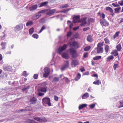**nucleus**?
<instances>
[{"instance_id": "09e8293b", "label": "nucleus", "mask_w": 123, "mask_h": 123, "mask_svg": "<svg viewBox=\"0 0 123 123\" xmlns=\"http://www.w3.org/2000/svg\"><path fill=\"white\" fill-rule=\"evenodd\" d=\"M118 67V65L117 64H115L113 66V68L114 70L117 68Z\"/></svg>"}, {"instance_id": "3c124183", "label": "nucleus", "mask_w": 123, "mask_h": 123, "mask_svg": "<svg viewBox=\"0 0 123 123\" xmlns=\"http://www.w3.org/2000/svg\"><path fill=\"white\" fill-rule=\"evenodd\" d=\"M118 3L121 6H123V0H121L118 1Z\"/></svg>"}, {"instance_id": "4c0bfd02", "label": "nucleus", "mask_w": 123, "mask_h": 123, "mask_svg": "<svg viewBox=\"0 0 123 123\" xmlns=\"http://www.w3.org/2000/svg\"><path fill=\"white\" fill-rule=\"evenodd\" d=\"M121 9V7H118L115 8L114 9L115 11V13H118L119 12V11Z\"/></svg>"}, {"instance_id": "4be33fe9", "label": "nucleus", "mask_w": 123, "mask_h": 123, "mask_svg": "<svg viewBox=\"0 0 123 123\" xmlns=\"http://www.w3.org/2000/svg\"><path fill=\"white\" fill-rule=\"evenodd\" d=\"M48 3V2L47 1L43 2L41 3L39 6V7H41L43 6H45Z\"/></svg>"}, {"instance_id": "a18cd8bd", "label": "nucleus", "mask_w": 123, "mask_h": 123, "mask_svg": "<svg viewBox=\"0 0 123 123\" xmlns=\"http://www.w3.org/2000/svg\"><path fill=\"white\" fill-rule=\"evenodd\" d=\"M28 123H37L34 120L29 119L28 121Z\"/></svg>"}, {"instance_id": "ea45409f", "label": "nucleus", "mask_w": 123, "mask_h": 123, "mask_svg": "<svg viewBox=\"0 0 123 123\" xmlns=\"http://www.w3.org/2000/svg\"><path fill=\"white\" fill-rule=\"evenodd\" d=\"M47 10H42L40 11H39L38 12V13H39V14L40 15V16H41V13H43L45 12H46L47 11Z\"/></svg>"}, {"instance_id": "774afa93", "label": "nucleus", "mask_w": 123, "mask_h": 123, "mask_svg": "<svg viewBox=\"0 0 123 123\" xmlns=\"http://www.w3.org/2000/svg\"><path fill=\"white\" fill-rule=\"evenodd\" d=\"M44 95V93L41 92H39L38 93V95L39 96H41Z\"/></svg>"}, {"instance_id": "7c9ffc66", "label": "nucleus", "mask_w": 123, "mask_h": 123, "mask_svg": "<svg viewBox=\"0 0 123 123\" xmlns=\"http://www.w3.org/2000/svg\"><path fill=\"white\" fill-rule=\"evenodd\" d=\"M67 23L68 25L70 28L71 29L73 26V24L72 23L71 21L69 20H68L67 21Z\"/></svg>"}, {"instance_id": "a878e982", "label": "nucleus", "mask_w": 123, "mask_h": 123, "mask_svg": "<svg viewBox=\"0 0 123 123\" xmlns=\"http://www.w3.org/2000/svg\"><path fill=\"white\" fill-rule=\"evenodd\" d=\"M87 105L86 104H83L80 105L79 107V110L82 109L83 108L86 107Z\"/></svg>"}, {"instance_id": "cd10ccee", "label": "nucleus", "mask_w": 123, "mask_h": 123, "mask_svg": "<svg viewBox=\"0 0 123 123\" xmlns=\"http://www.w3.org/2000/svg\"><path fill=\"white\" fill-rule=\"evenodd\" d=\"M111 54L114 55V56H117L118 54L117 51L116 50L113 51L111 53Z\"/></svg>"}, {"instance_id": "37998d69", "label": "nucleus", "mask_w": 123, "mask_h": 123, "mask_svg": "<svg viewBox=\"0 0 123 123\" xmlns=\"http://www.w3.org/2000/svg\"><path fill=\"white\" fill-rule=\"evenodd\" d=\"M46 27L45 25H43L42 26L40 30V31L39 32V33H40L44 30L46 29Z\"/></svg>"}, {"instance_id": "f257e3e1", "label": "nucleus", "mask_w": 123, "mask_h": 123, "mask_svg": "<svg viewBox=\"0 0 123 123\" xmlns=\"http://www.w3.org/2000/svg\"><path fill=\"white\" fill-rule=\"evenodd\" d=\"M68 51L70 53V55H71V57L73 58H75L78 56L77 53L76 51L70 48L68 49Z\"/></svg>"}, {"instance_id": "423d86ee", "label": "nucleus", "mask_w": 123, "mask_h": 123, "mask_svg": "<svg viewBox=\"0 0 123 123\" xmlns=\"http://www.w3.org/2000/svg\"><path fill=\"white\" fill-rule=\"evenodd\" d=\"M23 24L22 23L19 24L17 25L14 27V30L15 31H18L22 29L23 28Z\"/></svg>"}, {"instance_id": "0eeeda50", "label": "nucleus", "mask_w": 123, "mask_h": 123, "mask_svg": "<svg viewBox=\"0 0 123 123\" xmlns=\"http://www.w3.org/2000/svg\"><path fill=\"white\" fill-rule=\"evenodd\" d=\"M97 53H102L103 52V48L101 46L100 43H98L97 48Z\"/></svg>"}, {"instance_id": "9b49d317", "label": "nucleus", "mask_w": 123, "mask_h": 123, "mask_svg": "<svg viewBox=\"0 0 123 123\" xmlns=\"http://www.w3.org/2000/svg\"><path fill=\"white\" fill-rule=\"evenodd\" d=\"M68 44L77 48H78L80 47L79 45L77 42L74 41L72 43H69Z\"/></svg>"}, {"instance_id": "20e7f679", "label": "nucleus", "mask_w": 123, "mask_h": 123, "mask_svg": "<svg viewBox=\"0 0 123 123\" xmlns=\"http://www.w3.org/2000/svg\"><path fill=\"white\" fill-rule=\"evenodd\" d=\"M3 69L6 71L11 72L12 70V67L9 65H4L3 66ZM11 72L10 74L11 73Z\"/></svg>"}, {"instance_id": "338daca9", "label": "nucleus", "mask_w": 123, "mask_h": 123, "mask_svg": "<svg viewBox=\"0 0 123 123\" xmlns=\"http://www.w3.org/2000/svg\"><path fill=\"white\" fill-rule=\"evenodd\" d=\"M79 28V26H78L77 27H76L74 28H73V30L74 31H75L76 30H77Z\"/></svg>"}, {"instance_id": "f3484780", "label": "nucleus", "mask_w": 123, "mask_h": 123, "mask_svg": "<svg viewBox=\"0 0 123 123\" xmlns=\"http://www.w3.org/2000/svg\"><path fill=\"white\" fill-rule=\"evenodd\" d=\"M118 108L123 107V99L122 100H120L118 102V104L116 105Z\"/></svg>"}, {"instance_id": "dca6fc26", "label": "nucleus", "mask_w": 123, "mask_h": 123, "mask_svg": "<svg viewBox=\"0 0 123 123\" xmlns=\"http://www.w3.org/2000/svg\"><path fill=\"white\" fill-rule=\"evenodd\" d=\"M12 90V88H9V87H6L3 90V92H11Z\"/></svg>"}, {"instance_id": "052dcab7", "label": "nucleus", "mask_w": 123, "mask_h": 123, "mask_svg": "<svg viewBox=\"0 0 123 123\" xmlns=\"http://www.w3.org/2000/svg\"><path fill=\"white\" fill-rule=\"evenodd\" d=\"M59 99V98L57 96L55 95L54 96V100L56 101H57Z\"/></svg>"}, {"instance_id": "bb28decb", "label": "nucleus", "mask_w": 123, "mask_h": 123, "mask_svg": "<svg viewBox=\"0 0 123 123\" xmlns=\"http://www.w3.org/2000/svg\"><path fill=\"white\" fill-rule=\"evenodd\" d=\"M106 10L107 11H109L110 12L112 13H113V10L111 7L109 6L107 7L106 8Z\"/></svg>"}, {"instance_id": "1a4fd4ad", "label": "nucleus", "mask_w": 123, "mask_h": 123, "mask_svg": "<svg viewBox=\"0 0 123 123\" xmlns=\"http://www.w3.org/2000/svg\"><path fill=\"white\" fill-rule=\"evenodd\" d=\"M100 23L102 25L105 26H108L109 24V23L104 19H101L100 20Z\"/></svg>"}, {"instance_id": "603ef678", "label": "nucleus", "mask_w": 123, "mask_h": 123, "mask_svg": "<svg viewBox=\"0 0 123 123\" xmlns=\"http://www.w3.org/2000/svg\"><path fill=\"white\" fill-rule=\"evenodd\" d=\"M23 75L25 77H26L27 76L28 74L26 73V71H24L23 73Z\"/></svg>"}, {"instance_id": "7ed1b4c3", "label": "nucleus", "mask_w": 123, "mask_h": 123, "mask_svg": "<svg viewBox=\"0 0 123 123\" xmlns=\"http://www.w3.org/2000/svg\"><path fill=\"white\" fill-rule=\"evenodd\" d=\"M50 69L48 67H46L44 69V73H43V76L45 78H47L49 75L50 72Z\"/></svg>"}, {"instance_id": "9d476101", "label": "nucleus", "mask_w": 123, "mask_h": 123, "mask_svg": "<svg viewBox=\"0 0 123 123\" xmlns=\"http://www.w3.org/2000/svg\"><path fill=\"white\" fill-rule=\"evenodd\" d=\"M80 16L79 15L76 16L73 18V22L76 23L77 22H80Z\"/></svg>"}, {"instance_id": "79ce46f5", "label": "nucleus", "mask_w": 123, "mask_h": 123, "mask_svg": "<svg viewBox=\"0 0 123 123\" xmlns=\"http://www.w3.org/2000/svg\"><path fill=\"white\" fill-rule=\"evenodd\" d=\"M91 48L90 46H88L86 47L84 49L85 51H88Z\"/></svg>"}, {"instance_id": "412c9836", "label": "nucleus", "mask_w": 123, "mask_h": 123, "mask_svg": "<svg viewBox=\"0 0 123 123\" xmlns=\"http://www.w3.org/2000/svg\"><path fill=\"white\" fill-rule=\"evenodd\" d=\"M87 40L89 42H91L93 41V39L90 35L88 36L87 38Z\"/></svg>"}, {"instance_id": "72a5a7b5", "label": "nucleus", "mask_w": 123, "mask_h": 123, "mask_svg": "<svg viewBox=\"0 0 123 123\" xmlns=\"http://www.w3.org/2000/svg\"><path fill=\"white\" fill-rule=\"evenodd\" d=\"M34 119L35 120H37V121L41 122H42L43 121V120L41 118L38 117H34Z\"/></svg>"}, {"instance_id": "58836bf2", "label": "nucleus", "mask_w": 123, "mask_h": 123, "mask_svg": "<svg viewBox=\"0 0 123 123\" xmlns=\"http://www.w3.org/2000/svg\"><path fill=\"white\" fill-rule=\"evenodd\" d=\"M47 10H42L40 11H39L38 12V13H39V14L40 15V16H41V13H43L45 12H46L47 11Z\"/></svg>"}, {"instance_id": "13d9d810", "label": "nucleus", "mask_w": 123, "mask_h": 123, "mask_svg": "<svg viewBox=\"0 0 123 123\" xmlns=\"http://www.w3.org/2000/svg\"><path fill=\"white\" fill-rule=\"evenodd\" d=\"M86 18H81V20H80V22H85L86 21Z\"/></svg>"}, {"instance_id": "c85d7f7f", "label": "nucleus", "mask_w": 123, "mask_h": 123, "mask_svg": "<svg viewBox=\"0 0 123 123\" xmlns=\"http://www.w3.org/2000/svg\"><path fill=\"white\" fill-rule=\"evenodd\" d=\"M116 48L117 50L119 51H120L121 49H122V47L121 44H119L116 46Z\"/></svg>"}, {"instance_id": "69168bd1", "label": "nucleus", "mask_w": 123, "mask_h": 123, "mask_svg": "<svg viewBox=\"0 0 123 123\" xmlns=\"http://www.w3.org/2000/svg\"><path fill=\"white\" fill-rule=\"evenodd\" d=\"M82 22V23L80 25L81 26L84 25L86 23V21Z\"/></svg>"}, {"instance_id": "a19ab883", "label": "nucleus", "mask_w": 123, "mask_h": 123, "mask_svg": "<svg viewBox=\"0 0 123 123\" xmlns=\"http://www.w3.org/2000/svg\"><path fill=\"white\" fill-rule=\"evenodd\" d=\"M109 46L108 45H106L105 47V51L106 52V53L108 52L109 50Z\"/></svg>"}, {"instance_id": "c03bdc74", "label": "nucleus", "mask_w": 123, "mask_h": 123, "mask_svg": "<svg viewBox=\"0 0 123 123\" xmlns=\"http://www.w3.org/2000/svg\"><path fill=\"white\" fill-rule=\"evenodd\" d=\"M104 40L105 43L106 44L109 43L110 41L107 38H105L104 39Z\"/></svg>"}, {"instance_id": "2f4dec72", "label": "nucleus", "mask_w": 123, "mask_h": 123, "mask_svg": "<svg viewBox=\"0 0 123 123\" xmlns=\"http://www.w3.org/2000/svg\"><path fill=\"white\" fill-rule=\"evenodd\" d=\"M101 57L100 56L97 55L93 58V59L94 60H98L100 59Z\"/></svg>"}, {"instance_id": "f704fd0d", "label": "nucleus", "mask_w": 123, "mask_h": 123, "mask_svg": "<svg viewBox=\"0 0 123 123\" xmlns=\"http://www.w3.org/2000/svg\"><path fill=\"white\" fill-rule=\"evenodd\" d=\"M29 33L30 35H31L34 31V29L33 27H32L29 29Z\"/></svg>"}, {"instance_id": "864d4df0", "label": "nucleus", "mask_w": 123, "mask_h": 123, "mask_svg": "<svg viewBox=\"0 0 123 123\" xmlns=\"http://www.w3.org/2000/svg\"><path fill=\"white\" fill-rule=\"evenodd\" d=\"M38 77V74H35L34 75L33 78L36 79H37Z\"/></svg>"}, {"instance_id": "5701e85b", "label": "nucleus", "mask_w": 123, "mask_h": 123, "mask_svg": "<svg viewBox=\"0 0 123 123\" xmlns=\"http://www.w3.org/2000/svg\"><path fill=\"white\" fill-rule=\"evenodd\" d=\"M59 80V78L58 77H55L53 79V80L52 81V82L54 83H56L58 82Z\"/></svg>"}, {"instance_id": "5fc2aeb1", "label": "nucleus", "mask_w": 123, "mask_h": 123, "mask_svg": "<svg viewBox=\"0 0 123 123\" xmlns=\"http://www.w3.org/2000/svg\"><path fill=\"white\" fill-rule=\"evenodd\" d=\"M27 80V79L26 78H22V79H21L20 81V83L21 84H22V80H24V81H26Z\"/></svg>"}, {"instance_id": "393cba45", "label": "nucleus", "mask_w": 123, "mask_h": 123, "mask_svg": "<svg viewBox=\"0 0 123 123\" xmlns=\"http://www.w3.org/2000/svg\"><path fill=\"white\" fill-rule=\"evenodd\" d=\"M93 84L97 85H99L101 84V82L99 80H97L94 81L93 82Z\"/></svg>"}, {"instance_id": "473e14b6", "label": "nucleus", "mask_w": 123, "mask_h": 123, "mask_svg": "<svg viewBox=\"0 0 123 123\" xmlns=\"http://www.w3.org/2000/svg\"><path fill=\"white\" fill-rule=\"evenodd\" d=\"M6 44V43L5 42L2 43H1V45L2 46V49H5V47Z\"/></svg>"}, {"instance_id": "bf43d9fd", "label": "nucleus", "mask_w": 123, "mask_h": 123, "mask_svg": "<svg viewBox=\"0 0 123 123\" xmlns=\"http://www.w3.org/2000/svg\"><path fill=\"white\" fill-rule=\"evenodd\" d=\"M112 5L115 7H117L118 6H119V5L117 4H116L115 3H112Z\"/></svg>"}, {"instance_id": "2eb2a0df", "label": "nucleus", "mask_w": 123, "mask_h": 123, "mask_svg": "<svg viewBox=\"0 0 123 123\" xmlns=\"http://www.w3.org/2000/svg\"><path fill=\"white\" fill-rule=\"evenodd\" d=\"M69 62L68 61H67L66 63L61 68L62 71L64 70L65 68H67L69 65Z\"/></svg>"}, {"instance_id": "49530a36", "label": "nucleus", "mask_w": 123, "mask_h": 123, "mask_svg": "<svg viewBox=\"0 0 123 123\" xmlns=\"http://www.w3.org/2000/svg\"><path fill=\"white\" fill-rule=\"evenodd\" d=\"M32 37L34 38L37 39L38 37V35L37 34H35L32 35Z\"/></svg>"}, {"instance_id": "e2e57ef3", "label": "nucleus", "mask_w": 123, "mask_h": 123, "mask_svg": "<svg viewBox=\"0 0 123 123\" xmlns=\"http://www.w3.org/2000/svg\"><path fill=\"white\" fill-rule=\"evenodd\" d=\"M100 16L101 17H102L103 19H104L105 18V15L104 13H102L100 15Z\"/></svg>"}, {"instance_id": "c9c22d12", "label": "nucleus", "mask_w": 123, "mask_h": 123, "mask_svg": "<svg viewBox=\"0 0 123 123\" xmlns=\"http://www.w3.org/2000/svg\"><path fill=\"white\" fill-rule=\"evenodd\" d=\"M46 88L45 87H42L40 89V91L43 92H45L47 91Z\"/></svg>"}, {"instance_id": "b1692460", "label": "nucleus", "mask_w": 123, "mask_h": 123, "mask_svg": "<svg viewBox=\"0 0 123 123\" xmlns=\"http://www.w3.org/2000/svg\"><path fill=\"white\" fill-rule=\"evenodd\" d=\"M81 77V75L80 74L78 73L76 75V77L74 79V80L76 81L78 80Z\"/></svg>"}, {"instance_id": "f03ea898", "label": "nucleus", "mask_w": 123, "mask_h": 123, "mask_svg": "<svg viewBox=\"0 0 123 123\" xmlns=\"http://www.w3.org/2000/svg\"><path fill=\"white\" fill-rule=\"evenodd\" d=\"M42 102L43 103L48 105L49 106H51V104L50 103V100L48 97H44L42 99Z\"/></svg>"}, {"instance_id": "6e6d98bb", "label": "nucleus", "mask_w": 123, "mask_h": 123, "mask_svg": "<svg viewBox=\"0 0 123 123\" xmlns=\"http://www.w3.org/2000/svg\"><path fill=\"white\" fill-rule=\"evenodd\" d=\"M90 28L89 27L85 28H83V31H86L90 29Z\"/></svg>"}, {"instance_id": "6e6552de", "label": "nucleus", "mask_w": 123, "mask_h": 123, "mask_svg": "<svg viewBox=\"0 0 123 123\" xmlns=\"http://www.w3.org/2000/svg\"><path fill=\"white\" fill-rule=\"evenodd\" d=\"M56 10L55 9H53L52 10H50L47 11L46 14L50 16L53 15L54 13L56 12Z\"/></svg>"}, {"instance_id": "39448f33", "label": "nucleus", "mask_w": 123, "mask_h": 123, "mask_svg": "<svg viewBox=\"0 0 123 123\" xmlns=\"http://www.w3.org/2000/svg\"><path fill=\"white\" fill-rule=\"evenodd\" d=\"M67 45L66 44H64L62 46L59 47L57 50V52L59 54H61L62 51L66 49Z\"/></svg>"}, {"instance_id": "ddd939ff", "label": "nucleus", "mask_w": 123, "mask_h": 123, "mask_svg": "<svg viewBox=\"0 0 123 123\" xmlns=\"http://www.w3.org/2000/svg\"><path fill=\"white\" fill-rule=\"evenodd\" d=\"M37 101V98H36L34 97L31 98L30 100V102L31 104H34L36 103Z\"/></svg>"}, {"instance_id": "0e129e2a", "label": "nucleus", "mask_w": 123, "mask_h": 123, "mask_svg": "<svg viewBox=\"0 0 123 123\" xmlns=\"http://www.w3.org/2000/svg\"><path fill=\"white\" fill-rule=\"evenodd\" d=\"M83 57L84 58H86L88 57V53H85L83 55Z\"/></svg>"}, {"instance_id": "4468645a", "label": "nucleus", "mask_w": 123, "mask_h": 123, "mask_svg": "<svg viewBox=\"0 0 123 123\" xmlns=\"http://www.w3.org/2000/svg\"><path fill=\"white\" fill-rule=\"evenodd\" d=\"M40 15L37 12V13L33 15L32 18L33 20L37 19L40 17Z\"/></svg>"}, {"instance_id": "680f3d73", "label": "nucleus", "mask_w": 123, "mask_h": 123, "mask_svg": "<svg viewBox=\"0 0 123 123\" xmlns=\"http://www.w3.org/2000/svg\"><path fill=\"white\" fill-rule=\"evenodd\" d=\"M68 5L67 4H66L62 6V8H66L68 7Z\"/></svg>"}, {"instance_id": "de8ad7c7", "label": "nucleus", "mask_w": 123, "mask_h": 123, "mask_svg": "<svg viewBox=\"0 0 123 123\" xmlns=\"http://www.w3.org/2000/svg\"><path fill=\"white\" fill-rule=\"evenodd\" d=\"M114 58V57L112 55H111L109 56L107 58V60L108 61L110 60L111 59H113Z\"/></svg>"}, {"instance_id": "a211bd4d", "label": "nucleus", "mask_w": 123, "mask_h": 123, "mask_svg": "<svg viewBox=\"0 0 123 123\" xmlns=\"http://www.w3.org/2000/svg\"><path fill=\"white\" fill-rule=\"evenodd\" d=\"M89 96V94L87 92H86L82 95L81 98L83 99H86Z\"/></svg>"}, {"instance_id": "f8f14e48", "label": "nucleus", "mask_w": 123, "mask_h": 123, "mask_svg": "<svg viewBox=\"0 0 123 123\" xmlns=\"http://www.w3.org/2000/svg\"><path fill=\"white\" fill-rule=\"evenodd\" d=\"M79 62L77 60H72L71 62V64L72 67H75L79 64Z\"/></svg>"}, {"instance_id": "8fccbe9b", "label": "nucleus", "mask_w": 123, "mask_h": 123, "mask_svg": "<svg viewBox=\"0 0 123 123\" xmlns=\"http://www.w3.org/2000/svg\"><path fill=\"white\" fill-rule=\"evenodd\" d=\"M95 106V104H92L90 105H89V107L91 109H93L94 108Z\"/></svg>"}, {"instance_id": "aec40b11", "label": "nucleus", "mask_w": 123, "mask_h": 123, "mask_svg": "<svg viewBox=\"0 0 123 123\" xmlns=\"http://www.w3.org/2000/svg\"><path fill=\"white\" fill-rule=\"evenodd\" d=\"M62 56L65 59H68L69 57L68 54L66 53H63L62 55Z\"/></svg>"}, {"instance_id": "e433bc0d", "label": "nucleus", "mask_w": 123, "mask_h": 123, "mask_svg": "<svg viewBox=\"0 0 123 123\" xmlns=\"http://www.w3.org/2000/svg\"><path fill=\"white\" fill-rule=\"evenodd\" d=\"M120 32L119 31H118L115 33L113 36V38L114 39L118 36L119 34V33Z\"/></svg>"}, {"instance_id": "c756f323", "label": "nucleus", "mask_w": 123, "mask_h": 123, "mask_svg": "<svg viewBox=\"0 0 123 123\" xmlns=\"http://www.w3.org/2000/svg\"><path fill=\"white\" fill-rule=\"evenodd\" d=\"M33 22L32 21H30L28 22L26 24V25L27 26H29L31 25H32Z\"/></svg>"}, {"instance_id": "4d7b16f0", "label": "nucleus", "mask_w": 123, "mask_h": 123, "mask_svg": "<svg viewBox=\"0 0 123 123\" xmlns=\"http://www.w3.org/2000/svg\"><path fill=\"white\" fill-rule=\"evenodd\" d=\"M72 34V33L71 31L68 32L67 33V36L68 37L70 36Z\"/></svg>"}, {"instance_id": "6ab92c4d", "label": "nucleus", "mask_w": 123, "mask_h": 123, "mask_svg": "<svg viewBox=\"0 0 123 123\" xmlns=\"http://www.w3.org/2000/svg\"><path fill=\"white\" fill-rule=\"evenodd\" d=\"M37 7V4L34 5H32L29 8L30 11H32L36 9Z\"/></svg>"}]
</instances>
